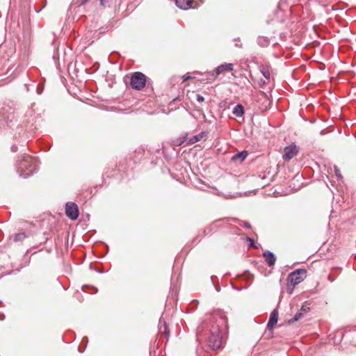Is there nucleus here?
<instances>
[{"instance_id":"1","label":"nucleus","mask_w":356,"mask_h":356,"mask_svg":"<svg viewBox=\"0 0 356 356\" xmlns=\"http://www.w3.org/2000/svg\"><path fill=\"white\" fill-rule=\"evenodd\" d=\"M227 318L222 311H214L207 314L205 319L197 328V341L207 339L208 345L212 350L220 348L222 345L220 327L222 325L227 326Z\"/></svg>"},{"instance_id":"2","label":"nucleus","mask_w":356,"mask_h":356,"mask_svg":"<svg viewBox=\"0 0 356 356\" xmlns=\"http://www.w3.org/2000/svg\"><path fill=\"white\" fill-rule=\"evenodd\" d=\"M17 167L19 175L27 178L37 170V161L31 156L24 154L22 159L17 161Z\"/></svg>"},{"instance_id":"3","label":"nucleus","mask_w":356,"mask_h":356,"mask_svg":"<svg viewBox=\"0 0 356 356\" xmlns=\"http://www.w3.org/2000/svg\"><path fill=\"white\" fill-rule=\"evenodd\" d=\"M307 276V270L304 268H298L290 273L287 277V282L292 286L291 289L288 287L289 293L293 292V288L302 282Z\"/></svg>"},{"instance_id":"4","label":"nucleus","mask_w":356,"mask_h":356,"mask_svg":"<svg viewBox=\"0 0 356 356\" xmlns=\"http://www.w3.org/2000/svg\"><path fill=\"white\" fill-rule=\"evenodd\" d=\"M145 83L146 76L142 72H136L132 74L130 81L132 88L136 90H140L145 87Z\"/></svg>"},{"instance_id":"5","label":"nucleus","mask_w":356,"mask_h":356,"mask_svg":"<svg viewBox=\"0 0 356 356\" xmlns=\"http://www.w3.org/2000/svg\"><path fill=\"white\" fill-rule=\"evenodd\" d=\"M234 68V65L232 63H225L218 66L215 70L212 72L209 73V78H208V81L210 82L215 79L216 76L222 74L225 71H232Z\"/></svg>"},{"instance_id":"6","label":"nucleus","mask_w":356,"mask_h":356,"mask_svg":"<svg viewBox=\"0 0 356 356\" xmlns=\"http://www.w3.org/2000/svg\"><path fill=\"white\" fill-rule=\"evenodd\" d=\"M65 214L71 220H76L79 214L77 205L74 202H67L65 204Z\"/></svg>"},{"instance_id":"7","label":"nucleus","mask_w":356,"mask_h":356,"mask_svg":"<svg viewBox=\"0 0 356 356\" xmlns=\"http://www.w3.org/2000/svg\"><path fill=\"white\" fill-rule=\"evenodd\" d=\"M298 148L295 145L286 147L284 150L282 158L285 161H289L293 159L298 154Z\"/></svg>"},{"instance_id":"8","label":"nucleus","mask_w":356,"mask_h":356,"mask_svg":"<svg viewBox=\"0 0 356 356\" xmlns=\"http://www.w3.org/2000/svg\"><path fill=\"white\" fill-rule=\"evenodd\" d=\"M278 311L277 309H274L270 315V318L267 324V327L269 330H272L274 329L275 325L277 323L278 321Z\"/></svg>"},{"instance_id":"9","label":"nucleus","mask_w":356,"mask_h":356,"mask_svg":"<svg viewBox=\"0 0 356 356\" xmlns=\"http://www.w3.org/2000/svg\"><path fill=\"white\" fill-rule=\"evenodd\" d=\"M263 257L265 259V261L269 267H271L275 265L276 261V257L272 252L269 250H266L263 253Z\"/></svg>"},{"instance_id":"10","label":"nucleus","mask_w":356,"mask_h":356,"mask_svg":"<svg viewBox=\"0 0 356 356\" xmlns=\"http://www.w3.org/2000/svg\"><path fill=\"white\" fill-rule=\"evenodd\" d=\"M197 3V0H179V9L187 10L192 7V4Z\"/></svg>"},{"instance_id":"11","label":"nucleus","mask_w":356,"mask_h":356,"mask_svg":"<svg viewBox=\"0 0 356 356\" xmlns=\"http://www.w3.org/2000/svg\"><path fill=\"white\" fill-rule=\"evenodd\" d=\"M257 42L260 47H266L270 44V40L268 37L259 35L257 39Z\"/></svg>"},{"instance_id":"12","label":"nucleus","mask_w":356,"mask_h":356,"mask_svg":"<svg viewBox=\"0 0 356 356\" xmlns=\"http://www.w3.org/2000/svg\"><path fill=\"white\" fill-rule=\"evenodd\" d=\"M232 113L236 117H242L244 114V107L241 104L236 105L233 108Z\"/></svg>"},{"instance_id":"13","label":"nucleus","mask_w":356,"mask_h":356,"mask_svg":"<svg viewBox=\"0 0 356 356\" xmlns=\"http://www.w3.org/2000/svg\"><path fill=\"white\" fill-rule=\"evenodd\" d=\"M247 156H248V152L246 151H242L241 152H238V153L234 154L232 156V160L234 161H239L242 162L246 159Z\"/></svg>"},{"instance_id":"14","label":"nucleus","mask_w":356,"mask_h":356,"mask_svg":"<svg viewBox=\"0 0 356 356\" xmlns=\"http://www.w3.org/2000/svg\"><path fill=\"white\" fill-rule=\"evenodd\" d=\"M191 99L196 100L197 102H198L200 103L203 102L204 100V98L202 95H201L200 94H198L195 92H192V93L191 95Z\"/></svg>"},{"instance_id":"15","label":"nucleus","mask_w":356,"mask_h":356,"mask_svg":"<svg viewBox=\"0 0 356 356\" xmlns=\"http://www.w3.org/2000/svg\"><path fill=\"white\" fill-rule=\"evenodd\" d=\"M261 72L266 79H270V74L268 67L263 66L261 68Z\"/></svg>"},{"instance_id":"16","label":"nucleus","mask_w":356,"mask_h":356,"mask_svg":"<svg viewBox=\"0 0 356 356\" xmlns=\"http://www.w3.org/2000/svg\"><path fill=\"white\" fill-rule=\"evenodd\" d=\"M303 316V313L301 312H298L295 316L294 317H293L292 318H291L289 321V324H291L296 321H298L300 318H302V316Z\"/></svg>"},{"instance_id":"17","label":"nucleus","mask_w":356,"mask_h":356,"mask_svg":"<svg viewBox=\"0 0 356 356\" xmlns=\"http://www.w3.org/2000/svg\"><path fill=\"white\" fill-rule=\"evenodd\" d=\"M26 238V235L24 233H18L15 234L14 237L15 241H22Z\"/></svg>"},{"instance_id":"18","label":"nucleus","mask_w":356,"mask_h":356,"mask_svg":"<svg viewBox=\"0 0 356 356\" xmlns=\"http://www.w3.org/2000/svg\"><path fill=\"white\" fill-rule=\"evenodd\" d=\"M205 134L204 132H202L201 134L196 135L194 136V140L191 141L192 143L200 141L204 136Z\"/></svg>"},{"instance_id":"19","label":"nucleus","mask_w":356,"mask_h":356,"mask_svg":"<svg viewBox=\"0 0 356 356\" xmlns=\"http://www.w3.org/2000/svg\"><path fill=\"white\" fill-rule=\"evenodd\" d=\"M334 172H335V175L337 176V177L339 179H342V175L340 173V171H339V168H337V166L334 165Z\"/></svg>"},{"instance_id":"20","label":"nucleus","mask_w":356,"mask_h":356,"mask_svg":"<svg viewBox=\"0 0 356 356\" xmlns=\"http://www.w3.org/2000/svg\"><path fill=\"white\" fill-rule=\"evenodd\" d=\"M234 41L236 42H235V46L236 47H240V48L242 47V43L240 42V38H235L234 40Z\"/></svg>"},{"instance_id":"21","label":"nucleus","mask_w":356,"mask_h":356,"mask_svg":"<svg viewBox=\"0 0 356 356\" xmlns=\"http://www.w3.org/2000/svg\"><path fill=\"white\" fill-rule=\"evenodd\" d=\"M183 82L186 81L187 80L191 79L193 77L190 73H188L186 75L183 76Z\"/></svg>"},{"instance_id":"22","label":"nucleus","mask_w":356,"mask_h":356,"mask_svg":"<svg viewBox=\"0 0 356 356\" xmlns=\"http://www.w3.org/2000/svg\"><path fill=\"white\" fill-rule=\"evenodd\" d=\"M248 241L250 242V247H253V248H257L255 245H254V239L251 238H248Z\"/></svg>"},{"instance_id":"23","label":"nucleus","mask_w":356,"mask_h":356,"mask_svg":"<svg viewBox=\"0 0 356 356\" xmlns=\"http://www.w3.org/2000/svg\"><path fill=\"white\" fill-rule=\"evenodd\" d=\"M178 145L176 143L175 141H172V143L170 144V146L172 147V149L176 152V154H178V152L176 151V147Z\"/></svg>"},{"instance_id":"24","label":"nucleus","mask_w":356,"mask_h":356,"mask_svg":"<svg viewBox=\"0 0 356 356\" xmlns=\"http://www.w3.org/2000/svg\"><path fill=\"white\" fill-rule=\"evenodd\" d=\"M309 308L308 307H307L306 305H302L301 309H300V312H301L302 313L303 312H307L309 311Z\"/></svg>"},{"instance_id":"25","label":"nucleus","mask_w":356,"mask_h":356,"mask_svg":"<svg viewBox=\"0 0 356 356\" xmlns=\"http://www.w3.org/2000/svg\"><path fill=\"white\" fill-rule=\"evenodd\" d=\"M286 0H281L278 3L277 8H281L286 3Z\"/></svg>"},{"instance_id":"26","label":"nucleus","mask_w":356,"mask_h":356,"mask_svg":"<svg viewBox=\"0 0 356 356\" xmlns=\"http://www.w3.org/2000/svg\"><path fill=\"white\" fill-rule=\"evenodd\" d=\"M243 226L245 227H246L247 229H250L251 228V225L250 223H248V222H243Z\"/></svg>"},{"instance_id":"27","label":"nucleus","mask_w":356,"mask_h":356,"mask_svg":"<svg viewBox=\"0 0 356 356\" xmlns=\"http://www.w3.org/2000/svg\"><path fill=\"white\" fill-rule=\"evenodd\" d=\"M162 325H163L164 329H165V330H166V325H165V322H163V323H162L161 321L160 320V321H159V327H160V329L161 328V326H162Z\"/></svg>"},{"instance_id":"28","label":"nucleus","mask_w":356,"mask_h":356,"mask_svg":"<svg viewBox=\"0 0 356 356\" xmlns=\"http://www.w3.org/2000/svg\"><path fill=\"white\" fill-rule=\"evenodd\" d=\"M211 282H212L213 285L214 286L216 291L219 292L220 291V289H218L217 286H215L214 282H213V281L212 280V277H211Z\"/></svg>"},{"instance_id":"29","label":"nucleus","mask_w":356,"mask_h":356,"mask_svg":"<svg viewBox=\"0 0 356 356\" xmlns=\"http://www.w3.org/2000/svg\"><path fill=\"white\" fill-rule=\"evenodd\" d=\"M201 354H202L201 350H200V349L197 350V356H202ZM202 356H207V355H204Z\"/></svg>"},{"instance_id":"30","label":"nucleus","mask_w":356,"mask_h":356,"mask_svg":"<svg viewBox=\"0 0 356 356\" xmlns=\"http://www.w3.org/2000/svg\"><path fill=\"white\" fill-rule=\"evenodd\" d=\"M108 1L109 0H100L101 5L104 6V4Z\"/></svg>"},{"instance_id":"31","label":"nucleus","mask_w":356,"mask_h":356,"mask_svg":"<svg viewBox=\"0 0 356 356\" xmlns=\"http://www.w3.org/2000/svg\"><path fill=\"white\" fill-rule=\"evenodd\" d=\"M88 0H80V4L83 5L85 4Z\"/></svg>"},{"instance_id":"32","label":"nucleus","mask_w":356,"mask_h":356,"mask_svg":"<svg viewBox=\"0 0 356 356\" xmlns=\"http://www.w3.org/2000/svg\"><path fill=\"white\" fill-rule=\"evenodd\" d=\"M11 149H12L13 152H16L17 151V147L13 145V146H12Z\"/></svg>"},{"instance_id":"33","label":"nucleus","mask_w":356,"mask_h":356,"mask_svg":"<svg viewBox=\"0 0 356 356\" xmlns=\"http://www.w3.org/2000/svg\"><path fill=\"white\" fill-rule=\"evenodd\" d=\"M327 280H328L330 282H332L334 281V279H332V278L331 277V276H330V275H329V276L327 277Z\"/></svg>"},{"instance_id":"34","label":"nucleus","mask_w":356,"mask_h":356,"mask_svg":"<svg viewBox=\"0 0 356 356\" xmlns=\"http://www.w3.org/2000/svg\"><path fill=\"white\" fill-rule=\"evenodd\" d=\"M165 152H166V147L165 146H163V153L165 155Z\"/></svg>"},{"instance_id":"35","label":"nucleus","mask_w":356,"mask_h":356,"mask_svg":"<svg viewBox=\"0 0 356 356\" xmlns=\"http://www.w3.org/2000/svg\"><path fill=\"white\" fill-rule=\"evenodd\" d=\"M176 6L178 7V0H173Z\"/></svg>"},{"instance_id":"36","label":"nucleus","mask_w":356,"mask_h":356,"mask_svg":"<svg viewBox=\"0 0 356 356\" xmlns=\"http://www.w3.org/2000/svg\"><path fill=\"white\" fill-rule=\"evenodd\" d=\"M177 99V97L175 98V99H173V102H175Z\"/></svg>"},{"instance_id":"37","label":"nucleus","mask_w":356,"mask_h":356,"mask_svg":"<svg viewBox=\"0 0 356 356\" xmlns=\"http://www.w3.org/2000/svg\"><path fill=\"white\" fill-rule=\"evenodd\" d=\"M179 182H182V181H181V177H179Z\"/></svg>"},{"instance_id":"38","label":"nucleus","mask_w":356,"mask_h":356,"mask_svg":"<svg viewBox=\"0 0 356 356\" xmlns=\"http://www.w3.org/2000/svg\"><path fill=\"white\" fill-rule=\"evenodd\" d=\"M181 143H182V141L181 142L179 141V145H181Z\"/></svg>"}]
</instances>
